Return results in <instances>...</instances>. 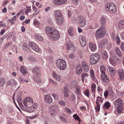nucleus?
<instances>
[{
    "instance_id": "nucleus-47",
    "label": "nucleus",
    "mask_w": 124,
    "mask_h": 124,
    "mask_svg": "<svg viewBox=\"0 0 124 124\" xmlns=\"http://www.w3.org/2000/svg\"><path fill=\"white\" fill-rule=\"evenodd\" d=\"M73 116L75 119L77 120L79 122L80 121L81 119L77 114H74Z\"/></svg>"
},
{
    "instance_id": "nucleus-25",
    "label": "nucleus",
    "mask_w": 124,
    "mask_h": 124,
    "mask_svg": "<svg viewBox=\"0 0 124 124\" xmlns=\"http://www.w3.org/2000/svg\"><path fill=\"white\" fill-rule=\"evenodd\" d=\"M110 103L108 101H107L105 102L103 106V109H108L110 107Z\"/></svg>"
},
{
    "instance_id": "nucleus-54",
    "label": "nucleus",
    "mask_w": 124,
    "mask_h": 124,
    "mask_svg": "<svg viewBox=\"0 0 124 124\" xmlns=\"http://www.w3.org/2000/svg\"><path fill=\"white\" fill-rule=\"evenodd\" d=\"M52 95L55 100H58V99L59 95H58L53 93L52 94Z\"/></svg>"
},
{
    "instance_id": "nucleus-64",
    "label": "nucleus",
    "mask_w": 124,
    "mask_h": 124,
    "mask_svg": "<svg viewBox=\"0 0 124 124\" xmlns=\"http://www.w3.org/2000/svg\"><path fill=\"white\" fill-rule=\"evenodd\" d=\"M61 77L59 75L55 79L59 81H60L61 80Z\"/></svg>"
},
{
    "instance_id": "nucleus-9",
    "label": "nucleus",
    "mask_w": 124,
    "mask_h": 124,
    "mask_svg": "<svg viewBox=\"0 0 124 124\" xmlns=\"http://www.w3.org/2000/svg\"><path fill=\"white\" fill-rule=\"evenodd\" d=\"M58 107L56 105L50 106L49 108V110L50 114L51 115L54 116L57 113L56 110Z\"/></svg>"
},
{
    "instance_id": "nucleus-20",
    "label": "nucleus",
    "mask_w": 124,
    "mask_h": 124,
    "mask_svg": "<svg viewBox=\"0 0 124 124\" xmlns=\"http://www.w3.org/2000/svg\"><path fill=\"white\" fill-rule=\"evenodd\" d=\"M120 79L123 81L124 79V71L122 69L120 70L119 71Z\"/></svg>"
},
{
    "instance_id": "nucleus-37",
    "label": "nucleus",
    "mask_w": 124,
    "mask_h": 124,
    "mask_svg": "<svg viewBox=\"0 0 124 124\" xmlns=\"http://www.w3.org/2000/svg\"><path fill=\"white\" fill-rule=\"evenodd\" d=\"M76 92L77 94L78 95H80L81 94V90L78 86L76 87L75 88Z\"/></svg>"
},
{
    "instance_id": "nucleus-14",
    "label": "nucleus",
    "mask_w": 124,
    "mask_h": 124,
    "mask_svg": "<svg viewBox=\"0 0 124 124\" xmlns=\"http://www.w3.org/2000/svg\"><path fill=\"white\" fill-rule=\"evenodd\" d=\"M79 41L81 45L83 47L86 46V41L85 38L82 35L79 37Z\"/></svg>"
},
{
    "instance_id": "nucleus-1",
    "label": "nucleus",
    "mask_w": 124,
    "mask_h": 124,
    "mask_svg": "<svg viewBox=\"0 0 124 124\" xmlns=\"http://www.w3.org/2000/svg\"><path fill=\"white\" fill-rule=\"evenodd\" d=\"M106 10L111 13H114L116 10V5L112 3H106L105 6Z\"/></svg>"
},
{
    "instance_id": "nucleus-13",
    "label": "nucleus",
    "mask_w": 124,
    "mask_h": 124,
    "mask_svg": "<svg viewBox=\"0 0 124 124\" xmlns=\"http://www.w3.org/2000/svg\"><path fill=\"white\" fill-rule=\"evenodd\" d=\"M45 101L49 103H51L53 101V100L50 94H45L44 97Z\"/></svg>"
},
{
    "instance_id": "nucleus-32",
    "label": "nucleus",
    "mask_w": 124,
    "mask_h": 124,
    "mask_svg": "<svg viewBox=\"0 0 124 124\" xmlns=\"http://www.w3.org/2000/svg\"><path fill=\"white\" fill-rule=\"evenodd\" d=\"M28 59L30 62H35L36 61V59L34 56L32 55H30L28 58Z\"/></svg>"
},
{
    "instance_id": "nucleus-39",
    "label": "nucleus",
    "mask_w": 124,
    "mask_h": 124,
    "mask_svg": "<svg viewBox=\"0 0 124 124\" xmlns=\"http://www.w3.org/2000/svg\"><path fill=\"white\" fill-rule=\"evenodd\" d=\"M108 89L109 90V91L108 92V94H110V96H111V97H112L114 94L113 91L111 87H108Z\"/></svg>"
},
{
    "instance_id": "nucleus-51",
    "label": "nucleus",
    "mask_w": 124,
    "mask_h": 124,
    "mask_svg": "<svg viewBox=\"0 0 124 124\" xmlns=\"http://www.w3.org/2000/svg\"><path fill=\"white\" fill-rule=\"evenodd\" d=\"M22 98L21 96H19L17 98V101L19 105H21L22 104Z\"/></svg>"
},
{
    "instance_id": "nucleus-15",
    "label": "nucleus",
    "mask_w": 124,
    "mask_h": 124,
    "mask_svg": "<svg viewBox=\"0 0 124 124\" xmlns=\"http://www.w3.org/2000/svg\"><path fill=\"white\" fill-rule=\"evenodd\" d=\"M67 0H54V3L55 5H59L65 4Z\"/></svg>"
},
{
    "instance_id": "nucleus-48",
    "label": "nucleus",
    "mask_w": 124,
    "mask_h": 124,
    "mask_svg": "<svg viewBox=\"0 0 124 124\" xmlns=\"http://www.w3.org/2000/svg\"><path fill=\"white\" fill-rule=\"evenodd\" d=\"M28 48V44L26 43L23 44L22 49L23 50H26Z\"/></svg>"
},
{
    "instance_id": "nucleus-45",
    "label": "nucleus",
    "mask_w": 124,
    "mask_h": 124,
    "mask_svg": "<svg viewBox=\"0 0 124 124\" xmlns=\"http://www.w3.org/2000/svg\"><path fill=\"white\" fill-rule=\"evenodd\" d=\"M35 39L37 40L40 41H42L43 40V38L42 37L40 36L39 35L36 34L35 35Z\"/></svg>"
},
{
    "instance_id": "nucleus-50",
    "label": "nucleus",
    "mask_w": 124,
    "mask_h": 124,
    "mask_svg": "<svg viewBox=\"0 0 124 124\" xmlns=\"http://www.w3.org/2000/svg\"><path fill=\"white\" fill-rule=\"evenodd\" d=\"M85 95L87 96L88 98H89L90 93L89 91L88 90H86L84 92Z\"/></svg>"
},
{
    "instance_id": "nucleus-21",
    "label": "nucleus",
    "mask_w": 124,
    "mask_h": 124,
    "mask_svg": "<svg viewBox=\"0 0 124 124\" xmlns=\"http://www.w3.org/2000/svg\"><path fill=\"white\" fill-rule=\"evenodd\" d=\"M89 46L91 51L93 52L96 49V46L92 42H90L89 44Z\"/></svg>"
},
{
    "instance_id": "nucleus-55",
    "label": "nucleus",
    "mask_w": 124,
    "mask_h": 124,
    "mask_svg": "<svg viewBox=\"0 0 124 124\" xmlns=\"http://www.w3.org/2000/svg\"><path fill=\"white\" fill-rule=\"evenodd\" d=\"M65 111L68 114H70L71 113V111L70 109L67 108H65Z\"/></svg>"
},
{
    "instance_id": "nucleus-53",
    "label": "nucleus",
    "mask_w": 124,
    "mask_h": 124,
    "mask_svg": "<svg viewBox=\"0 0 124 124\" xmlns=\"http://www.w3.org/2000/svg\"><path fill=\"white\" fill-rule=\"evenodd\" d=\"M122 107H116V108H117V111L118 113H120L122 112Z\"/></svg>"
},
{
    "instance_id": "nucleus-44",
    "label": "nucleus",
    "mask_w": 124,
    "mask_h": 124,
    "mask_svg": "<svg viewBox=\"0 0 124 124\" xmlns=\"http://www.w3.org/2000/svg\"><path fill=\"white\" fill-rule=\"evenodd\" d=\"M37 106V103H35L33 106L31 107L30 109H31V112H33L35 110V109L36 108Z\"/></svg>"
},
{
    "instance_id": "nucleus-60",
    "label": "nucleus",
    "mask_w": 124,
    "mask_h": 124,
    "mask_svg": "<svg viewBox=\"0 0 124 124\" xmlns=\"http://www.w3.org/2000/svg\"><path fill=\"white\" fill-rule=\"evenodd\" d=\"M75 55L74 53H70L69 54V57L71 59H74L75 58Z\"/></svg>"
},
{
    "instance_id": "nucleus-38",
    "label": "nucleus",
    "mask_w": 124,
    "mask_h": 124,
    "mask_svg": "<svg viewBox=\"0 0 124 124\" xmlns=\"http://www.w3.org/2000/svg\"><path fill=\"white\" fill-rule=\"evenodd\" d=\"M101 75H105V68L103 66H101L100 68Z\"/></svg>"
},
{
    "instance_id": "nucleus-3",
    "label": "nucleus",
    "mask_w": 124,
    "mask_h": 124,
    "mask_svg": "<svg viewBox=\"0 0 124 124\" xmlns=\"http://www.w3.org/2000/svg\"><path fill=\"white\" fill-rule=\"evenodd\" d=\"M100 58V55L98 54H93L91 56L90 62L91 65L96 64Z\"/></svg>"
},
{
    "instance_id": "nucleus-2",
    "label": "nucleus",
    "mask_w": 124,
    "mask_h": 124,
    "mask_svg": "<svg viewBox=\"0 0 124 124\" xmlns=\"http://www.w3.org/2000/svg\"><path fill=\"white\" fill-rule=\"evenodd\" d=\"M54 15L58 24H61L63 22L62 15L61 11L59 10H57L54 12Z\"/></svg>"
},
{
    "instance_id": "nucleus-6",
    "label": "nucleus",
    "mask_w": 124,
    "mask_h": 124,
    "mask_svg": "<svg viewBox=\"0 0 124 124\" xmlns=\"http://www.w3.org/2000/svg\"><path fill=\"white\" fill-rule=\"evenodd\" d=\"M48 36L53 40H56L59 38L60 36L59 32L55 30L52 32H50Z\"/></svg>"
},
{
    "instance_id": "nucleus-4",
    "label": "nucleus",
    "mask_w": 124,
    "mask_h": 124,
    "mask_svg": "<svg viewBox=\"0 0 124 124\" xmlns=\"http://www.w3.org/2000/svg\"><path fill=\"white\" fill-rule=\"evenodd\" d=\"M57 66L61 70H64L66 68V64L65 62L62 59H59L56 61Z\"/></svg>"
},
{
    "instance_id": "nucleus-27",
    "label": "nucleus",
    "mask_w": 124,
    "mask_h": 124,
    "mask_svg": "<svg viewBox=\"0 0 124 124\" xmlns=\"http://www.w3.org/2000/svg\"><path fill=\"white\" fill-rule=\"evenodd\" d=\"M82 71L81 66L79 65V66L77 67L76 70V72L77 74L79 75L80 74Z\"/></svg>"
},
{
    "instance_id": "nucleus-62",
    "label": "nucleus",
    "mask_w": 124,
    "mask_h": 124,
    "mask_svg": "<svg viewBox=\"0 0 124 124\" xmlns=\"http://www.w3.org/2000/svg\"><path fill=\"white\" fill-rule=\"evenodd\" d=\"M121 48L122 50L124 51V42L122 43L121 45Z\"/></svg>"
},
{
    "instance_id": "nucleus-41",
    "label": "nucleus",
    "mask_w": 124,
    "mask_h": 124,
    "mask_svg": "<svg viewBox=\"0 0 124 124\" xmlns=\"http://www.w3.org/2000/svg\"><path fill=\"white\" fill-rule=\"evenodd\" d=\"M75 99L76 97L75 95L73 93H72L70 97V100L71 101H73L75 100Z\"/></svg>"
},
{
    "instance_id": "nucleus-36",
    "label": "nucleus",
    "mask_w": 124,
    "mask_h": 124,
    "mask_svg": "<svg viewBox=\"0 0 124 124\" xmlns=\"http://www.w3.org/2000/svg\"><path fill=\"white\" fill-rule=\"evenodd\" d=\"M5 80L2 78H0V87L3 86L5 84Z\"/></svg>"
},
{
    "instance_id": "nucleus-19",
    "label": "nucleus",
    "mask_w": 124,
    "mask_h": 124,
    "mask_svg": "<svg viewBox=\"0 0 124 124\" xmlns=\"http://www.w3.org/2000/svg\"><path fill=\"white\" fill-rule=\"evenodd\" d=\"M69 89L68 87H64V90L63 91L64 96L66 98H67L69 96Z\"/></svg>"
},
{
    "instance_id": "nucleus-17",
    "label": "nucleus",
    "mask_w": 124,
    "mask_h": 124,
    "mask_svg": "<svg viewBox=\"0 0 124 124\" xmlns=\"http://www.w3.org/2000/svg\"><path fill=\"white\" fill-rule=\"evenodd\" d=\"M32 72L33 73L38 76L40 75V70L38 67H35L32 70Z\"/></svg>"
},
{
    "instance_id": "nucleus-40",
    "label": "nucleus",
    "mask_w": 124,
    "mask_h": 124,
    "mask_svg": "<svg viewBox=\"0 0 124 124\" xmlns=\"http://www.w3.org/2000/svg\"><path fill=\"white\" fill-rule=\"evenodd\" d=\"M68 33L71 36H73L74 35L73 30L71 28H69L68 31Z\"/></svg>"
},
{
    "instance_id": "nucleus-23",
    "label": "nucleus",
    "mask_w": 124,
    "mask_h": 124,
    "mask_svg": "<svg viewBox=\"0 0 124 124\" xmlns=\"http://www.w3.org/2000/svg\"><path fill=\"white\" fill-rule=\"evenodd\" d=\"M118 28L120 30L124 29V20H122L120 21L118 24Z\"/></svg>"
},
{
    "instance_id": "nucleus-11",
    "label": "nucleus",
    "mask_w": 124,
    "mask_h": 124,
    "mask_svg": "<svg viewBox=\"0 0 124 124\" xmlns=\"http://www.w3.org/2000/svg\"><path fill=\"white\" fill-rule=\"evenodd\" d=\"M29 46L33 49L34 50L37 52H39V49L38 46L33 42H29Z\"/></svg>"
},
{
    "instance_id": "nucleus-31",
    "label": "nucleus",
    "mask_w": 124,
    "mask_h": 124,
    "mask_svg": "<svg viewBox=\"0 0 124 124\" xmlns=\"http://www.w3.org/2000/svg\"><path fill=\"white\" fill-rule=\"evenodd\" d=\"M108 55L106 51H104L102 53V57L105 60L107 59L108 57Z\"/></svg>"
},
{
    "instance_id": "nucleus-22",
    "label": "nucleus",
    "mask_w": 124,
    "mask_h": 124,
    "mask_svg": "<svg viewBox=\"0 0 124 124\" xmlns=\"http://www.w3.org/2000/svg\"><path fill=\"white\" fill-rule=\"evenodd\" d=\"M101 78L102 81L106 82H108L109 81V79L106 74L104 75H101Z\"/></svg>"
},
{
    "instance_id": "nucleus-56",
    "label": "nucleus",
    "mask_w": 124,
    "mask_h": 124,
    "mask_svg": "<svg viewBox=\"0 0 124 124\" xmlns=\"http://www.w3.org/2000/svg\"><path fill=\"white\" fill-rule=\"evenodd\" d=\"M59 104L64 106H65L66 104V102L64 101H59Z\"/></svg>"
},
{
    "instance_id": "nucleus-7",
    "label": "nucleus",
    "mask_w": 124,
    "mask_h": 124,
    "mask_svg": "<svg viewBox=\"0 0 124 124\" xmlns=\"http://www.w3.org/2000/svg\"><path fill=\"white\" fill-rule=\"evenodd\" d=\"M33 102L32 98L30 97H28L24 99L23 103L25 106L30 107L32 105Z\"/></svg>"
},
{
    "instance_id": "nucleus-63",
    "label": "nucleus",
    "mask_w": 124,
    "mask_h": 124,
    "mask_svg": "<svg viewBox=\"0 0 124 124\" xmlns=\"http://www.w3.org/2000/svg\"><path fill=\"white\" fill-rule=\"evenodd\" d=\"M53 77L55 79L59 75L57 74L55 72H54L53 73Z\"/></svg>"
},
{
    "instance_id": "nucleus-24",
    "label": "nucleus",
    "mask_w": 124,
    "mask_h": 124,
    "mask_svg": "<svg viewBox=\"0 0 124 124\" xmlns=\"http://www.w3.org/2000/svg\"><path fill=\"white\" fill-rule=\"evenodd\" d=\"M108 69L112 76L114 75L116 72V70L111 67L110 66L108 68Z\"/></svg>"
},
{
    "instance_id": "nucleus-57",
    "label": "nucleus",
    "mask_w": 124,
    "mask_h": 124,
    "mask_svg": "<svg viewBox=\"0 0 124 124\" xmlns=\"http://www.w3.org/2000/svg\"><path fill=\"white\" fill-rule=\"evenodd\" d=\"M28 9H27L25 11V13L27 15L28 14L29 12H30L31 11V7H29Z\"/></svg>"
},
{
    "instance_id": "nucleus-10",
    "label": "nucleus",
    "mask_w": 124,
    "mask_h": 124,
    "mask_svg": "<svg viewBox=\"0 0 124 124\" xmlns=\"http://www.w3.org/2000/svg\"><path fill=\"white\" fill-rule=\"evenodd\" d=\"M116 55L114 54H112L110 56L109 59V61L110 63L113 66L115 65L116 61Z\"/></svg>"
},
{
    "instance_id": "nucleus-52",
    "label": "nucleus",
    "mask_w": 124,
    "mask_h": 124,
    "mask_svg": "<svg viewBox=\"0 0 124 124\" xmlns=\"http://www.w3.org/2000/svg\"><path fill=\"white\" fill-rule=\"evenodd\" d=\"M11 82V86H15L16 85V82L14 79L12 80Z\"/></svg>"
},
{
    "instance_id": "nucleus-12",
    "label": "nucleus",
    "mask_w": 124,
    "mask_h": 124,
    "mask_svg": "<svg viewBox=\"0 0 124 124\" xmlns=\"http://www.w3.org/2000/svg\"><path fill=\"white\" fill-rule=\"evenodd\" d=\"M113 103L115 107L122 106L123 104L122 101L120 98H118L114 101Z\"/></svg>"
},
{
    "instance_id": "nucleus-49",
    "label": "nucleus",
    "mask_w": 124,
    "mask_h": 124,
    "mask_svg": "<svg viewBox=\"0 0 124 124\" xmlns=\"http://www.w3.org/2000/svg\"><path fill=\"white\" fill-rule=\"evenodd\" d=\"M97 105L95 108L96 112H99L100 110V104H96Z\"/></svg>"
},
{
    "instance_id": "nucleus-46",
    "label": "nucleus",
    "mask_w": 124,
    "mask_h": 124,
    "mask_svg": "<svg viewBox=\"0 0 124 124\" xmlns=\"http://www.w3.org/2000/svg\"><path fill=\"white\" fill-rule=\"evenodd\" d=\"M108 42V41L106 39H104L102 40L101 44V45H106Z\"/></svg>"
},
{
    "instance_id": "nucleus-26",
    "label": "nucleus",
    "mask_w": 124,
    "mask_h": 124,
    "mask_svg": "<svg viewBox=\"0 0 124 124\" xmlns=\"http://www.w3.org/2000/svg\"><path fill=\"white\" fill-rule=\"evenodd\" d=\"M115 52L119 56L121 57L122 56V53L118 47H117L115 48Z\"/></svg>"
},
{
    "instance_id": "nucleus-34",
    "label": "nucleus",
    "mask_w": 124,
    "mask_h": 124,
    "mask_svg": "<svg viewBox=\"0 0 124 124\" xmlns=\"http://www.w3.org/2000/svg\"><path fill=\"white\" fill-rule=\"evenodd\" d=\"M66 47L68 49L70 50L71 48L73 47V45L71 42H69L67 43L66 44Z\"/></svg>"
},
{
    "instance_id": "nucleus-33",
    "label": "nucleus",
    "mask_w": 124,
    "mask_h": 124,
    "mask_svg": "<svg viewBox=\"0 0 124 124\" xmlns=\"http://www.w3.org/2000/svg\"><path fill=\"white\" fill-rule=\"evenodd\" d=\"M90 74L92 79L93 80H94L95 79V77L94 75V71L92 69L90 70Z\"/></svg>"
},
{
    "instance_id": "nucleus-28",
    "label": "nucleus",
    "mask_w": 124,
    "mask_h": 124,
    "mask_svg": "<svg viewBox=\"0 0 124 124\" xmlns=\"http://www.w3.org/2000/svg\"><path fill=\"white\" fill-rule=\"evenodd\" d=\"M88 76V74L86 73H83L81 75V78L82 82H84V79L86 78Z\"/></svg>"
},
{
    "instance_id": "nucleus-29",
    "label": "nucleus",
    "mask_w": 124,
    "mask_h": 124,
    "mask_svg": "<svg viewBox=\"0 0 124 124\" xmlns=\"http://www.w3.org/2000/svg\"><path fill=\"white\" fill-rule=\"evenodd\" d=\"M104 100L103 98L98 96L97 98V100L96 101V104H100V103H102Z\"/></svg>"
},
{
    "instance_id": "nucleus-5",
    "label": "nucleus",
    "mask_w": 124,
    "mask_h": 124,
    "mask_svg": "<svg viewBox=\"0 0 124 124\" xmlns=\"http://www.w3.org/2000/svg\"><path fill=\"white\" fill-rule=\"evenodd\" d=\"M76 22L81 27L84 26L86 24L85 19L82 16H79L77 17Z\"/></svg>"
},
{
    "instance_id": "nucleus-61",
    "label": "nucleus",
    "mask_w": 124,
    "mask_h": 124,
    "mask_svg": "<svg viewBox=\"0 0 124 124\" xmlns=\"http://www.w3.org/2000/svg\"><path fill=\"white\" fill-rule=\"evenodd\" d=\"M34 24L36 26H38L39 24V22L37 20L35 21L34 22Z\"/></svg>"
},
{
    "instance_id": "nucleus-42",
    "label": "nucleus",
    "mask_w": 124,
    "mask_h": 124,
    "mask_svg": "<svg viewBox=\"0 0 124 124\" xmlns=\"http://www.w3.org/2000/svg\"><path fill=\"white\" fill-rule=\"evenodd\" d=\"M115 39L117 44L118 45H120L121 43V40L119 36H116Z\"/></svg>"
},
{
    "instance_id": "nucleus-59",
    "label": "nucleus",
    "mask_w": 124,
    "mask_h": 124,
    "mask_svg": "<svg viewBox=\"0 0 124 124\" xmlns=\"http://www.w3.org/2000/svg\"><path fill=\"white\" fill-rule=\"evenodd\" d=\"M108 94V91L107 90H106L104 92V95L105 98H107Z\"/></svg>"
},
{
    "instance_id": "nucleus-16",
    "label": "nucleus",
    "mask_w": 124,
    "mask_h": 124,
    "mask_svg": "<svg viewBox=\"0 0 124 124\" xmlns=\"http://www.w3.org/2000/svg\"><path fill=\"white\" fill-rule=\"evenodd\" d=\"M82 64L85 71L86 72L88 71L89 70V67L87 63L83 61L82 62Z\"/></svg>"
},
{
    "instance_id": "nucleus-35",
    "label": "nucleus",
    "mask_w": 124,
    "mask_h": 124,
    "mask_svg": "<svg viewBox=\"0 0 124 124\" xmlns=\"http://www.w3.org/2000/svg\"><path fill=\"white\" fill-rule=\"evenodd\" d=\"M106 21L105 18L104 17H101L100 19V23L101 24L103 25H104L106 24Z\"/></svg>"
},
{
    "instance_id": "nucleus-8",
    "label": "nucleus",
    "mask_w": 124,
    "mask_h": 124,
    "mask_svg": "<svg viewBox=\"0 0 124 124\" xmlns=\"http://www.w3.org/2000/svg\"><path fill=\"white\" fill-rule=\"evenodd\" d=\"M105 34L104 30L102 27H99L97 30L96 33V36L98 38L103 36Z\"/></svg>"
},
{
    "instance_id": "nucleus-58",
    "label": "nucleus",
    "mask_w": 124,
    "mask_h": 124,
    "mask_svg": "<svg viewBox=\"0 0 124 124\" xmlns=\"http://www.w3.org/2000/svg\"><path fill=\"white\" fill-rule=\"evenodd\" d=\"M49 82L51 84H52L55 85H56L57 84V83L51 79H49Z\"/></svg>"
},
{
    "instance_id": "nucleus-18",
    "label": "nucleus",
    "mask_w": 124,
    "mask_h": 124,
    "mask_svg": "<svg viewBox=\"0 0 124 124\" xmlns=\"http://www.w3.org/2000/svg\"><path fill=\"white\" fill-rule=\"evenodd\" d=\"M20 72L24 75L28 73L27 69L23 66L21 65L20 67Z\"/></svg>"
},
{
    "instance_id": "nucleus-30",
    "label": "nucleus",
    "mask_w": 124,
    "mask_h": 124,
    "mask_svg": "<svg viewBox=\"0 0 124 124\" xmlns=\"http://www.w3.org/2000/svg\"><path fill=\"white\" fill-rule=\"evenodd\" d=\"M53 30V28L50 27L46 26V28L45 31L46 33L48 35L50 32H52L51 31Z\"/></svg>"
},
{
    "instance_id": "nucleus-43",
    "label": "nucleus",
    "mask_w": 124,
    "mask_h": 124,
    "mask_svg": "<svg viewBox=\"0 0 124 124\" xmlns=\"http://www.w3.org/2000/svg\"><path fill=\"white\" fill-rule=\"evenodd\" d=\"M96 88V85L95 84H93L91 86L92 91L93 92L94 94L95 93V89Z\"/></svg>"
}]
</instances>
